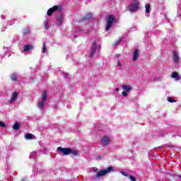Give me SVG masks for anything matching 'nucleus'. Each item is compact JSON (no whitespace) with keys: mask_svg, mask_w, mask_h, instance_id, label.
<instances>
[{"mask_svg":"<svg viewBox=\"0 0 181 181\" xmlns=\"http://www.w3.org/2000/svg\"><path fill=\"white\" fill-rule=\"evenodd\" d=\"M114 170V167H107L105 170H100L99 172L96 174V177H103V176H105L107 173H110V172H112Z\"/></svg>","mask_w":181,"mask_h":181,"instance_id":"obj_4","label":"nucleus"},{"mask_svg":"<svg viewBox=\"0 0 181 181\" xmlns=\"http://www.w3.org/2000/svg\"><path fill=\"white\" fill-rule=\"evenodd\" d=\"M178 177H179V179H181V175H179Z\"/></svg>","mask_w":181,"mask_h":181,"instance_id":"obj_34","label":"nucleus"},{"mask_svg":"<svg viewBox=\"0 0 181 181\" xmlns=\"http://www.w3.org/2000/svg\"><path fill=\"white\" fill-rule=\"evenodd\" d=\"M173 53V62H175V63H179V55H177V52L174 50Z\"/></svg>","mask_w":181,"mask_h":181,"instance_id":"obj_14","label":"nucleus"},{"mask_svg":"<svg viewBox=\"0 0 181 181\" xmlns=\"http://www.w3.org/2000/svg\"><path fill=\"white\" fill-rule=\"evenodd\" d=\"M57 11L62 12V11H63V6H62V5L54 6L52 8L47 10V15H48V16H52V15Z\"/></svg>","mask_w":181,"mask_h":181,"instance_id":"obj_2","label":"nucleus"},{"mask_svg":"<svg viewBox=\"0 0 181 181\" xmlns=\"http://www.w3.org/2000/svg\"><path fill=\"white\" fill-rule=\"evenodd\" d=\"M47 100V90L42 91V101L38 103V108H43L45 107V102Z\"/></svg>","mask_w":181,"mask_h":181,"instance_id":"obj_6","label":"nucleus"},{"mask_svg":"<svg viewBox=\"0 0 181 181\" xmlns=\"http://www.w3.org/2000/svg\"><path fill=\"white\" fill-rule=\"evenodd\" d=\"M57 150L59 152H62V154L64 156H67L68 155H73L74 156H77L78 155V151L74 148H63L62 146H59L57 148Z\"/></svg>","mask_w":181,"mask_h":181,"instance_id":"obj_1","label":"nucleus"},{"mask_svg":"<svg viewBox=\"0 0 181 181\" xmlns=\"http://www.w3.org/2000/svg\"><path fill=\"white\" fill-rule=\"evenodd\" d=\"M116 91H119V88H117Z\"/></svg>","mask_w":181,"mask_h":181,"instance_id":"obj_32","label":"nucleus"},{"mask_svg":"<svg viewBox=\"0 0 181 181\" xmlns=\"http://www.w3.org/2000/svg\"><path fill=\"white\" fill-rule=\"evenodd\" d=\"M29 34V30L28 28H23V36H26Z\"/></svg>","mask_w":181,"mask_h":181,"instance_id":"obj_22","label":"nucleus"},{"mask_svg":"<svg viewBox=\"0 0 181 181\" xmlns=\"http://www.w3.org/2000/svg\"><path fill=\"white\" fill-rule=\"evenodd\" d=\"M33 138V134L28 133L27 134H25L26 139H32Z\"/></svg>","mask_w":181,"mask_h":181,"instance_id":"obj_20","label":"nucleus"},{"mask_svg":"<svg viewBox=\"0 0 181 181\" xmlns=\"http://www.w3.org/2000/svg\"><path fill=\"white\" fill-rule=\"evenodd\" d=\"M145 8H146V13H149L151 12V4H147L145 6Z\"/></svg>","mask_w":181,"mask_h":181,"instance_id":"obj_17","label":"nucleus"},{"mask_svg":"<svg viewBox=\"0 0 181 181\" xmlns=\"http://www.w3.org/2000/svg\"><path fill=\"white\" fill-rule=\"evenodd\" d=\"M121 175H122L123 176H125V177H127V176H128V173H127V172H125V171H121Z\"/></svg>","mask_w":181,"mask_h":181,"instance_id":"obj_27","label":"nucleus"},{"mask_svg":"<svg viewBox=\"0 0 181 181\" xmlns=\"http://www.w3.org/2000/svg\"><path fill=\"white\" fill-rule=\"evenodd\" d=\"M5 127H6V124H5V122L0 121V127L1 128H5Z\"/></svg>","mask_w":181,"mask_h":181,"instance_id":"obj_25","label":"nucleus"},{"mask_svg":"<svg viewBox=\"0 0 181 181\" xmlns=\"http://www.w3.org/2000/svg\"><path fill=\"white\" fill-rule=\"evenodd\" d=\"M93 18V13H88L85 17H83L81 19V22H87V21H89V19H91Z\"/></svg>","mask_w":181,"mask_h":181,"instance_id":"obj_9","label":"nucleus"},{"mask_svg":"<svg viewBox=\"0 0 181 181\" xmlns=\"http://www.w3.org/2000/svg\"><path fill=\"white\" fill-rule=\"evenodd\" d=\"M120 42H122V38L119 37L117 40H115L113 46H117V45H118V43H119Z\"/></svg>","mask_w":181,"mask_h":181,"instance_id":"obj_21","label":"nucleus"},{"mask_svg":"<svg viewBox=\"0 0 181 181\" xmlns=\"http://www.w3.org/2000/svg\"><path fill=\"white\" fill-rule=\"evenodd\" d=\"M64 76H65V77H67V76H69V74L65 73V74H64Z\"/></svg>","mask_w":181,"mask_h":181,"instance_id":"obj_31","label":"nucleus"},{"mask_svg":"<svg viewBox=\"0 0 181 181\" xmlns=\"http://www.w3.org/2000/svg\"><path fill=\"white\" fill-rule=\"evenodd\" d=\"M139 56V49H136L133 53V62L138 60Z\"/></svg>","mask_w":181,"mask_h":181,"instance_id":"obj_12","label":"nucleus"},{"mask_svg":"<svg viewBox=\"0 0 181 181\" xmlns=\"http://www.w3.org/2000/svg\"><path fill=\"white\" fill-rule=\"evenodd\" d=\"M46 50H47V46H46V43H44L42 45V53H46Z\"/></svg>","mask_w":181,"mask_h":181,"instance_id":"obj_23","label":"nucleus"},{"mask_svg":"<svg viewBox=\"0 0 181 181\" xmlns=\"http://www.w3.org/2000/svg\"><path fill=\"white\" fill-rule=\"evenodd\" d=\"M122 88L124 91L129 92L131 90H132V87L127 86V85H122Z\"/></svg>","mask_w":181,"mask_h":181,"instance_id":"obj_15","label":"nucleus"},{"mask_svg":"<svg viewBox=\"0 0 181 181\" xmlns=\"http://www.w3.org/2000/svg\"><path fill=\"white\" fill-rule=\"evenodd\" d=\"M117 64H118L119 66H121V62H119V60L117 61Z\"/></svg>","mask_w":181,"mask_h":181,"instance_id":"obj_30","label":"nucleus"},{"mask_svg":"<svg viewBox=\"0 0 181 181\" xmlns=\"http://www.w3.org/2000/svg\"><path fill=\"white\" fill-rule=\"evenodd\" d=\"M34 47L33 45H24L23 50L24 52H29V50H33Z\"/></svg>","mask_w":181,"mask_h":181,"instance_id":"obj_11","label":"nucleus"},{"mask_svg":"<svg viewBox=\"0 0 181 181\" xmlns=\"http://www.w3.org/2000/svg\"><path fill=\"white\" fill-rule=\"evenodd\" d=\"M101 142L103 146H107L110 144V142H111V139H110V137L104 136L101 139Z\"/></svg>","mask_w":181,"mask_h":181,"instance_id":"obj_8","label":"nucleus"},{"mask_svg":"<svg viewBox=\"0 0 181 181\" xmlns=\"http://www.w3.org/2000/svg\"><path fill=\"white\" fill-rule=\"evenodd\" d=\"M129 180L131 181H136V178L135 177H134L133 175L129 176Z\"/></svg>","mask_w":181,"mask_h":181,"instance_id":"obj_26","label":"nucleus"},{"mask_svg":"<svg viewBox=\"0 0 181 181\" xmlns=\"http://www.w3.org/2000/svg\"><path fill=\"white\" fill-rule=\"evenodd\" d=\"M129 9L131 12H136L139 9V1L138 0H134L133 3L129 5Z\"/></svg>","mask_w":181,"mask_h":181,"instance_id":"obj_5","label":"nucleus"},{"mask_svg":"<svg viewBox=\"0 0 181 181\" xmlns=\"http://www.w3.org/2000/svg\"><path fill=\"white\" fill-rule=\"evenodd\" d=\"M96 50H97V41H94L90 48V53L89 57H93L94 54H95Z\"/></svg>","mask_w":181,"mask_h":181,"instance_id":"obj_7","label":"nucleus"},{"mask_svg":"<svg viewBox=\"0 0 181 181\" xmlns=\"http://www.w3.org/2000/svg\"><path fill=\"white\" fill-rule=\"evenodd\" d=\"M18 98V92L14 91L12 95H11V103H15V101H16V99Z\"/></svg>","mask_w":181,"mask_h":181,"instance_id":"obj_13","label":"nucleus"},{"mask_svg":"<svg viewBox=\"0 0 181 181\" xmlns=\"http://www.w3.org/2000/svg\"><path fill=\"white\" fill-rule=\"evenodd\" d=\"M63 21H64V16H63V15H60L57 18V25H58V26H61V25H63Z\"/></svg>","mask_w":181,"mask_h":181,"instance_id":"obj_10","label":"nucleus"},{"mask_svg":"<svg viewBox=\"0 0 181 181\" xmlns=\"http://www.w3.org/2000/svg\"><path fill=\"white\" fill-rule=\"evenodd\" d=\"M172 78H179V74L177 72H173L171 74Z\"/></svg>","mask_w":181,"mask_h":181,"instance_id":"obj_18","label":"nucleus"},{"mask_svg":"<svg viewBox=\"0 0 181 181\" xmlns=\"http://www.w3.org/2000/svg\"><path fill=\"white\" fill-rule=\"evenodd\" d=\"M99 159H101V158H103L101 156H98Z\"/></svg>","mask_w":181,"mask_h":181,"instance_id":"obj_33","label":"nucleus"},{"mask_svg":"<svg viewBox=\"0 0 181 181\" xmlns=\"http://www.w3.org/2000/svg\"><path fill=\"white\" fill-rule=\"evenodd\" d=\"M122 95H124V97H127L128 95V93L127 90H124L122 93Z\"/></svg>","mask_w":181,"mask_h":181,"instance_id":"obj_29","label":"nucleus"},{"mask_svg":"<svg viewBox=\"0 0 181 181\" xmlns=\"http://www.w3.org/2000/svg\"><path fill=\"white\" fill-rule=\"evenodd\" d=\"M115 23V16L114 15H110L108 16L107 19V23H106V28L105 30L108 32L111 29V26Z\"/></svg>","mask_w":181,"mask_h":181,"instance_id":"obj_3","label":"nucleus"},{"mask_svg":"<svg viewBox=\"0 0 181 181\" xmlns=\"http://www.w3.org/2000/svg\"><path fill=\"white\" fill-rule=\"evenodd\" d=\"M45 29H48L49 28V23H47V21L45 22Z\"/></svg>","mask_w":181,"mask_h":181,"instance_id":"obj_28","label":"nucleus"},{"mask_svg":"<svg viewBox=\"0 0 181 181\" xmlns=\"http://www.w3.org/2000/svg\"><path fill=\"white\" fill-rule=\"evenodd\" d=\"M11 79L13 81H16V80H18V76H16V74H13L11 76Z\"/></svg>","mask_w":181,"mask_h":181,"instance_id":"obj_19","label":"nucleus"},{"mask_svg":"<svg viewBox=\"0 0 181 181\" xmlns=\"http://www.w3.org/2000/svg\"><path fill=\"white\" fill-rule=\"evenodd\" d=\"M13 129L18 131L21 128V124L18 122H16L14 125L12 127Z\"/></svg>","mask_w":181,"mask_h":181,"instance_id":"obj_16","label":"nucleus"},{"mask_svg":"<svg viewBox=\"0 0 181 181\" xmlns=\"http://www.w3.org/2000/svg\"><path fill=\"white\" fill-rule=\"evenodd\" d=\"M167 100H168V103H177V100L173 99V98H168Z\"/></svg>","mask_w":181,"mask_h":181,"instance_id":"obj_24","label":"nucleus"}]
</instances>
